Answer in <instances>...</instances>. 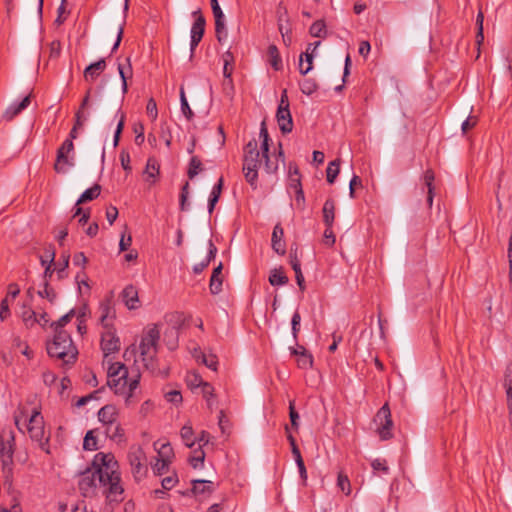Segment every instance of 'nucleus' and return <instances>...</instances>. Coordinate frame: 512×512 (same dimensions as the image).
Listing matches in <instances>:
<instances>
[{"instance_id":"1","label":"nucleus","mask_w":512,"mask_h":512,"mask_svg":"<svg viewBox=\"0 0 512 512\" xmlns=\"http://www.w3.org/2000/svg\"><path fill=\"white\" fill-rule=\"evenodd\" d=\"M78 486L84 497L101 492L109 502H118L124 493L118 462L111 453H97L91 466L80 473Z\"/></svg>"},{"instance_id":"2","label":"nucleus","mask_w":512,"mask_h":512,"mask_svg":"<svg viewBox=\"0 0 512 512\" xmlns=\"http://www.w3.org/2000/svg\"><path fill=\"white\" fill-rule=\"evenodd\" d=\"M47 352L49 356L61 360L66 365L74 364L78 356V349L66 330L54 332L53 339L47 343Z\"/></svg>"},{"instance_id":"3","label":"nucleus","mask_w":512,"mask_h":512,"mask_svg":"<svg viewBox=\"0 0 512 512\" xmlns=\"http://www.w3.org/2000/svg\"><path fill=\"white\" fill-rule=\"evenodd\" d=\"M160 339V325L153 323L147 325L142 332L139 351L144 365L152 366V361L157 354L158 342Z\"/></svg>"},{"instance_id":"4","label":"nucleus","mask_w":512,"mask_h":512,"mask_svg":"<svg viewBox=\"0 0 512 512\" xmlns=\"http://www.w3.org/2000/svg\"><path fill=\"white\" fill-rule=\"evenodd\" d=\"M262 165L261 151L255 139L250 140L244 148L243 172L247 182L257 187L258 169Z\"/></svg>"},{"instance_id":"5","label":"nucleus","mask_w":512,"mask_h":512,"mask_svg":"<svg viewBox=\"0 0 512 512\" xmlns=\"http://www.w3.org/2000/svg\"><path fill=\"white\" fill-rule=\"evenodd\" d=\"M108 364L107 386L128 403V368L120 362Z\"/></svg>"},{"instance_id":"6","label":"nucleus","mask_w":512,"mask_h":512,"mask_svg":"<svg viewBox=\"0 0 512 512\" xmlns=\"http://www.w3.org/2000/svg\"><path fill=\"white\" fill-rule=\"evenodd\" d=\"M118 412L114 405H105L98 411V419L106 426V434L113 440H121L124 430L117 423Z\"/></svg>"},{"instance_id":"7","label":"nucleus","mask_w":512,"mask_h":512,"mask_svg":"<svg viewBox=\"0 0 512 512\" xmlns=\"http://www.w3.org/2000/svg\"><path fill=\"white\" fill-rule=\"evenodd\" d=\"M75 165V147L71 139H66L57 149L54 170L65 174Z\"/></svg>"},{"instance_id":"8","label":"nucleus","mask_w":512,"mask_h":512,"mask_svg":"<svg viewBox=\"0 0 512 512\" xmlns=\"http://www.w3.org/2000/svg\"><path fill=\"white\" fill-rule=\"evenodd\" d=\"M374 422L377 425V434L383 441L393 437L392 429L394 426L391 411L388 403H385L376 413Z\"/></svg>"},{"instance_id":"9","label":"nucleus","mask_w":512,"mask_h":512,"mask_svg":"<svg viewBox=\"0 0 512 512\" xmlns=\"http://www.w3.org/2000/svg\"><path fill=\"white\" fill-rule=\"evenodd\" d=\"M27 430L31 439L38 442L42 450L48 452L46 449L48 436L45 433L43 417L38 410H34L30 416Z\"/></svg>"},{"instance_id":"10","label":"nucleus","mask_w":512,"mask_h":512,"mask_svg":"<svg viewBox=\"0 0 512 512\" xmlns=\"http://www.w3.org/2000/svg\"><path fill=\"white\" fill-rule=\"evenodd\" d=\"M276 120L279 125V129L283 134H287L292 131L293 120L289 109L287 90H283L281 93L280 102L276 112Z\"/></svg>"},{"instance_id":"11","label":"nucleus","mask_w":512,"mask_h":512,"mask_svg":"<svg viewBox=\"0 0 512 512\" xmlns=\"http://www.w3.org/2000/svg\"><path fill=\"white\" fill-rule=\"evenodd\" d=\"M90 107V91L87 92L85 97L82 100V103L78 109V111L75 114V123L72 127L69 137L67 139H71L73 142L74 139L78 137V130L82 128L85 124V122L88 120L89 113L87 112V109Z\"/></svg>"},{"instance_id":"12","label":"nucleus","mask_w":512,"mask_h":512,"mask_svg":"<svg viewBox=\"0 0 512 512\" xmlns=\"http://www.w3.org/2000/svg\"><path fill=\"white\" fill-rule=\"evenodd\" d=\"M101 348L104 353V363H110L109 356L120 348V340L112 328L105 329L101 337Z\"/></svg>"},{"instance_id":"13","label":"nucleus","mask_w":512,"mask_h":512,"mask_svg":"<svg viewBox=\"0 0 512 512\" xmlns=\"http://www.w3.org/2000/svg\"><path fill=\"white\" fill-rule=\"evenodd\" d=\"M193 16L195 20L190 31V50L192 53L194 52V50L196 49L204 35L206 24L205 18L203 17L199 10L193 12Z\"/></svg>"},{"instance_id":"14","label":"nucleus","mask_w":512,"mask_h":512,"mask_svg":"<svg viewBox=\"0 0 512 512\" xmlns=\"http://www.w3.org/2000/svg\"><path fill=\"white\" fill-rule=\"evenodd\" d=\"M99 313V321L103 328H112V320L115 317V311L110 300H105L100 303Z\"/></svg>"},{"instance_id":"15","label":"nucleus","mask_w":512,"mask_h":512,"mask_svg":"<svg viewBox=\"0 0 512 512\" xmlns=\"http://www.w3.org/2000/svg\"><path fill=\"white\" fill-rule=\"evenodd\" d=\"M284 230L280 224H276L272 232V249L279 255H284L286 252L285 242L283 241Z\"/></svg>"},{"instance_id":"16","label":"nucleus","mask_w":512,"mask_h":512,"mask_svg":"<svg viewBox=\"0 0 512 512\" xmlns=\"http://www.w3.org/2000/svg\"><path fill=\"white\" fill-rule=\"evenodd\" d=\"M31 103V94L27 95L22 99L18 104L13 103L5 110L3 114V118L10 121L18 114H20L24 109H26Z\"/></svg>"},{"instance_id":"17","label":"nucleus","mask_w":512,"mask_h":512,"mask_svg":"<svg viewBox=\"0 0 512 512\" xmlns=\"http://www.w3.org/2000/svg\"><path fill=\"white\" fill-rule=\"evenodd\" d=\"M222 269H223V265L221 262L218 264L217 267H215L213 269V272H212V275L210 278V283H209V289H210L211 294H213V295H217L222 291V284H223Z\"/></svg>"},{"instance_id":"18","label":"nucleus","mask_w":512,"mask_h":512,"mask_svg":"<svg viewBox=\"0 0 512 512\" xmlns=\"http://www.w3.org/2000/svg\"><path fill=\"white\" fill-rule=\"evenodd\" d=\"M106 68V62L104 59H100L94 63H91L84 70V79L89 82H93Z\"/></svg>"},{"instance_id":"19","label":"nucleus","mask_w":512,"mask_h":512,"mask_svg":"<svg viewBox=\"0 0 512 512\" xmlns=\"http://www.w3.org/2000/svg\"><path fill=\"white\" fill-rule=\"evenodd\" d=\"M13 441L14 437L11 436L7 441L2 440L0 443V457L2 458L4 468L9 467L12 464Z\"/></svg>"},{"instance_id":"20","label":"nucleus","mask_w":512,"mask_h":512,"mask_svg":"<svg viewBox=\"0 0 512 512\" xmlns=\"http://www.w3.org/2000/svg\"><path fill=\"white\" fill-rule=\"evenodd\" d=\"M154 449L157 451L159 459L166 460V462H172L174 458V451L169 442L156 441L153 444Z\"/></svg>"},{"instance_id":"21","label":"nucleus","mask_w":512,"mask_h":512,"mask_svg":"<svg viewBox=\"0 0 512 512\" xmlns=\"http://www.w3.org/2000/svg\"><path fill=\"white\" fill-rule=\"evenodd\" d=\"M216 253H217L216 246L213 244L212 240H209L208 254L204 260H202L200 263H197L193 266V272L195 274L202 273L203 270L209 265L211 260H213L215 258Z\"/></svg>"},{"instance_id":"22","label":"nucleus","mask_w":512,"mask_h":512,"mask_svg":"<svg viewBox=\"0 0 512 512\" xmlns=\"http://www.w3.org/2000/svg\"><path fill=\"white\" fill-rule=\"evenodd\" d=\"M322 212L325 226H333L335 219V202L333 199H327L325 201Z\"/></svg>"},{"instance_id":"23","label":"nucleus","mask_w":512,"mask_h":512,"mask_svg":"<svg viewBox=\"0 0 512 512\" xmlns=\"http://www.w3.org/2000/svg\"><path fill=\"white\" fill-rule=\"evenodd\" d=\"M268 62L274 70L279 71L282 69V59L279 54V50L275 45H270L267 51Z\"/></svg>"},{"instance_id":"24","label":"nucleus","mask_w":512,"mask_h":512,"mask_svg":"<svg viewBox=\"0 0 512 512\" xmlns=\"http://www.w3.org/2000/svg\"><path fill=\"white\" fill-rule=\"evenodd\" d=\"M192 483V491L194 494H210L214 490V484L212 481L197 479L193 480Z\"/></svg>"},{"instance_id":"25","label":"nucleus","mask_w":512,"mask_h":512,"mask_svg":"<svg viewBox=\"0 0 512 512\" xmlns=\"http://www.w3.org/2000/svg\"><path fill=\"white\" fill-rule=\"evenodd\" d=\"M101 193V186L98 184L93 185L92 187L85 190L79 199L76 202V205H80L82 203L92 201L96 199Z\"/></svg>"},{"instance_id":"26","label":"nucleus","mask_w":512,"mask_h":512,"mask_svg":"<svg viewBox=\"0 0 512 512\" xmlns=\"http://www.w3.org/2000/svg\"><path fill=\"white\" fill-rule=\"evenodd\" d=\"M314 55L308 51L300 56L299 72L302 75L308 74L313 69Z\"/></svg>"},{"instance_id":"27","label":"nucleus","mask_w":512,"mask_h":512,"mask_svg":"<svg viewBox=\"0 0 512 512\" xmlns=\"http://www.w3.org/2000/svg\"><path fill=\"white\" fill-rule=\"evenodd\" d=\"M434 179H435L434 172L432 170H426L424 173V183L428 189L427 202H428L429 206L432 205L433 198H434V186H433Z\"/></svg>"},{"instance_id":"28","label":"nucleus","mask_w":512,"mask_h":512,"mask_svg":"<svg viewBox=\"0 0 512 512\" xmlns=\"http://www.w3.org/2000/svg\"><path fill=\"white\" fill-rule=\"evenodd\" d=\"M48 252V258H49V261H48V264L47 266H44L45 267V270H44V273H43V282H49V279L52 277L55 269L53 268V265H54V261H55V250L54 248L52 247V245H49V249L47 250Z\"/></svg>"},{"instance_id":"29","label":"nucleus","mask_w":512,"mask_h":512,"mask_svg":"<svg viewBox=\"0 0 512 512\" xmlns=\"http://www.w3.org/2000/svg\"><path fill=\"white\" fill-rule=\"evenodd\" d=\"M180 436L183 441V443L189 447L192 448L196 442V438L194 437V431L192 426L190 425H184L180 430Z\"/></svg>"},{"instance_id":"30","label":"nucleus","mask_w":512,"mask_h":512,"mask_svg":"<svg viewBox=\"0 0 512 512\" xmlns=\"http://www.w3.org/2000/svg\"><path fill=\"white\" fill-rule=\"evenodd\" d=\"M269 283L272 286H282L288 283V277L281 269H273L269 275Z\"/></svg>"},{"instance_id":"31","label":"nucleus","mask_w":512,"mask_h":512,"mask_svg":"<svg viewBox=\"0 0 512 512\" xmlns=\"http://www.w3.org/2000/svg\"><path fill=\"white\" fill-rule=\"evenodd\" d=\"M159 174V165L154 158H149L147 160L146 168L144 171V175L147 181H154L156 176Z\"/></svg>"},{"instance_id":"32","label":"nucleus","mask_w":512,"mask_h":512,"mask_svg":"<svg viewBox=\"0 0 512 512\" xmlns=\"http://www.w3.org/2000/svg\"><path fill=\"white\" fill-rule=\"evenodd\" d=\"M297 364L301 369H308L313 365V356L305 349V347H301L300 356L297 358Z\"/></svg>"},{"instance_id":"33","label":"nucleus","mask_w":512,"mask_h":512,"mask_svg":"<svg viewBox=\"0 0 512 512\" xmlns=\"http://www.w3.org/2000/svg\"><path fill=\"white\" fill-rule=\"evenodd\" d=\"M339 166H340L339 159H335L328 164V167L326 169V177H327L328 183L333 184L335 182V180L340 172Z\"/></svg>"},{"instance_id":"34","label":"nucleus","mask_w":512,"mask_h":512,"mask_svg":"<svg viewBox=\"0 0 512 512\" xmlns=\"http://www.w3.org/2000/svg\"><path fill=\"white\" fill-rule=\"evenodd\" d=\"M132 466V473L136 481H140L147 474V466L142 463L138 458L137 462L134 463L130 460Z\"/></svg>"},{"instance_id":"35","label":"nucleus","mask_w":512,"mask_h":512,"mask_svg":"<svg viewBox=\"0 0 512 512\" xmlns=\"http://www.w3.org/2000/svg\"><path fill=\"white\" fill-rule=\"evenodd\" d=\"M215 33L216 38L219 42H223L227 39V29L225 25V17L224 18H216L215 19Z\"/></svg>"},{"instance_id":"36","label":"nucleus","mask_w":512,"mask_h":512,"mask_svg":"<svg viewBox=\"0 0 512 512\" xmlns=\"http://www.w3.org/2000/svg\"><path fill=\"white\" fill-rule=\"evenodd\" d=\"M313 37L324 38L326 36V25L323 20L315 21L309 29Z\"/></svg>"},{"instance_id":"37","label":"nucleus","mask_w":512,"mask_h":512,"mask_svg":"<svg viewBox=\"0 0 512 512\" xmlns=\"http://www.w3.org/2000/svg\"><path fill=\"white\" fill-rule=\"evenodd\" d=\"M172 462L156 458L155 463L152 464L153 473L157 476H162L169 471V466Z\"/></svg>"},{"instance_id":"38","label":"nucleus","mask_w":512,"mask_h":512,"mask_svg":"<svg viewBox=\"0 0 512 512\" xmlns=\"http://www.w3.org/2000/svg\"><path fill=\"white\" fill-rule=\"evenodd\" d=\"M202 171L201 160L197 156H192L188 167V177L193 179L198 173Z\"/></svg>"},{"instance_id":"39","label":"nucleus","mask_w":512,"mask_h":512,"mask_svg":"<svg viewBox=\"0 0 512 512\" xmlns=\"http://www.w3.org/2000/svg\"><path fill=\"white\" fill-rule=\"evenodd\" d=\"M75 311L71 309L68 313L63 315L58 321L51 323V327L54 329V332L57 330H64V326L71 321L74 317Z\"/></svg>"},{"instance_id":"40","label":"nucleus","mask_w":512,"mask_h":512,"mask_svg":"<svg viewBox=\"0 0 512 512\" xmlns=\"http://www.w3.org/2000/svg\"><path fill=\"white\" fill-rule=\"evenodd\" d=\"M289 173H290V175H289L290 188L293 189L294 192L301 189L302 185H301L300 174H299L298 169L296 167L294 169H292V167H290Z\"/></svg>"},{"instance_id":"41","label":"nucleus","mask_w":512,"mask_h":512,"mask_svg":"<svg viewBox=\"0 0 512 512\" xmlns=\"http://www.w3.org/2000/svg\"><path fill=\"white\" fill-rule=\"evenodd\" d=\"M38 295L42 298H46L51 303H53L57 298L55 290L50 287L49 282L47 281L43 282V289L38 291Z\"/></svg>"},{"instance_id":"42","label":"nucleus","mask_w":512,"mask_h":512,"mask_svg":"<svg viewBox=\"0 0 512 512\" xmlns=\"http://www.w3.org/2000/svg\"><path fill=\"white\" fill-rule=\"evenodd\" d=\"M204 382L202 377L196 372H189L186 375L187 386L191 389L201 387Z\"/></svg>"},{"instance_id":"43","label":"nucleus","mask_w":512,"mask_h":512,"mask_svg":"<svg viewBox=\"0 0 512 512\" xmlns=\"http://www.w3.org/2000/svg\"><path fill=\"white\" fill-rule=\"evenodd\" d=\"M318 89V85L314 79L308 78L300 83V90L305 95H311Z\"/></svg>"},{"instance_id":"44","label":"nucleus","mask_w":512,"mask_h":512,"mask_svg":"<svg viewBox=\"0 0 512 512\" xmlns=\"http://www.w3.org/2000/svg\"><path fill=\"white\" fill-rule=\"evenodd\" d=\"M204 459L205 453L200 447L194 450L193 455L189 458V462L193 468L197 469L203 465Z\"/></svg>"},{"instance_id":"45","label":"nucleus","mask_w":512,"mask_h":512,"mask_svg":"<svg viewBox=\"0 0 512 512\" xmlns=\"http://www.w3.org/2000/svg\"><path fill=\"white\" fill-rule=\"evenodd\" d=\"M337 486L345 495H349L351 493L350 480L348 479L347 475L343 474L342 472L338 473Z\"/></svg>"},{"instance_id":"46","label":"nucleus","mask_w":512,"mask_h":512,"mask_svg":"<svg viewBox=\"0 0 512 512\" xmlns=\"http://www.w3.org/2000/svg\"><path fill=\"white\" fill-rule=\"evenodd\" d=\"M262 160H264L265 171L269 174L275 173L278 170V160H272L268 153L261 152Z\"/></svg>"},{"instance_id":"47","label":"nucleus","mask_w":512,"mask_h":512,"mask_svg":"<svg viewBox=\"0 0 512 512\" xmlns=\"http://www.w3.org/2000/svg\"><path fill=\"white\" fill-rule=\"evenodd\" d=\"M259 136L262 139L261 152L268 153L269 152L270 137H269L268 130L266 128L265 122L261 123Z\"/></svg>"},{"instance_id":"48","label":"nucleus","mask_w":512,"mask_h":512,"mask_svg":"<svg viewBox=\"0 0 512 512\" xmlns=\"http://www.w3.org/2000/svg\"><path fill=\"white\" fill-rule=\"evenodd\" d=\"M21 317L27 326H33L35 323H41V320H38L35 311L31 309H24L21 313Z\"/></svg>"},{"instance_id":"49","label":"nucleus","mask_w":512,"mask_h":512,"mask_svg":"<svg viewBox=\"0 0 512 512\" xmlns=\"http://www.w3.org/2000/svg\"><path fill=\"white\" fill-rule=\"evenodd\" d=\"M198 359L201 361V363H203L209 369H211L213 371L217 370L218 360L215 355H213V354L207 355L205 353H202Z\"/></svg>"},{"instance_id":"50","label":"nucleus","mask_w":512,"mask_h":512,"mask_svg":"<svg viewBox=\"0 0 512 512\" xmlns=\"http://www.w3.org/2000/svg\"><path fill=\"white\" fill-rule=\"evenodd\" d=\"M83 448L85 450L93 451L97 449V439L94 436V431L90 430L86 433L83 441Z\"/></svg>"},{"instance_id":"51","label":"nucleus","mask_w":512,"mask_h":512,"mask_svg":"<svg viewBox=\"0 0 512 512\" xmlns=\"http://www.w3.org/2000/svg\"><path fill=\"white\" fill-rule=\"evenodd\" d=\"M300 323H301V315L298 311H295L291 318V332H292V336H293L295 342H297V340H298V334L300 331Z\"/></svg>"},{"instance_id":"52","label":"nucleus","mask_w":512,"mask_h":512,"mask_svg":"<svg viewBox=\"0 0 512 512\" xmlns=\"http://www.w3.org/2000/svg\"><path fill=\"white\" fill-rule=\"evenodd\" d=\"M179 482V478L176 472H173L171 475L164 477L161 480V486L163 490H171L174 488Z\"/></svg>"},{"instance_id":"53","label":"nucleus","mask_w":512,"mask_h":512,"mask_svg":"<svg viewBox=\"0 0 512 512\" xmlns=\"http://www.w3.org/2000/svg\"><path fill=\"white\" fill-rule=\"evenodd\" d=\"M201 389H202V395L206 399L208 407L211 408L213 405L212 399L214 397L213 386L208 382H204L201 386Z\"/></svg>"},{"instance_id":"54","label":"nucleus","mask_w":512,"mask_h":512,"mask_svg":"<svg viewBox=\"0 0 512 512\" xmlns=\"http://www.w3.org/2000/svg\"><path fill=\"white\" fill-rule=\"evenodd\" d=\"M223 60H224L223 75L226 78H230V76L232 74V68H229V66L234 61L233 54L230 51L225 52V54L223 55Z\"/></svg>"},{"instance_id":"55","label":"nucleus","mask_w":512,"mask_h":512,"mask_svg":"<svg viewBox=\"0 0 512 512\" xmlns=\"http://www.w3.org/2000/svg\"><path fill=\"white\" fill-rule=\"evenodd\" d=\"M483 21H484V15L481 11H479V13L477 14V17H476V25H477L476 43L478 45H480L484 40Z\"/></svg>"},{"instance_id":"56","label":"nucleus","mask_w":512,"mask_h":512,"mask_svg":"<svg viewBox=\"0 0 512 512\" xmlns=\"http://www.w3.org/2000/svg\"><path fill=\"white\" fill-rule=\"evenodd\" d=\"M180 101H181V111L184 114V116L187 118V120H191L194 116L193 111L191 110L188 101L185 97V93L183 90H181L180 94Z\"/></svg>"},{"instance_id":"57","label":"nucleus","mask_w":512,"mask_h":512,"mask_svg":"<svg viewBox=\"0 0 512 512\" xmlns=\"http://www.w3.org/2000/svg\"><path fill=\"white\" fill-rule=\"evenodd\" d=\"M293 457H294V460H295L296 465L298 467L301 479L303 481H306V479H307V471H306V467H305V464H304L301 452H299L297 454H293Z\"/></svg>"},{"instance_id":"58","label":"nucleus","mask_w":512,"mask_h":512,"mask_svg":"<svg viewBox=\"0 0 512 512\" xmlns=\"http://www.w3.org/2000/svg\"><path fill=\"white\" fill-rule=\"evenodd\" d=\"M165 399L174 405L180 404L183 400L182 394L179 390H171L166 392Z\"/></svg>"},{"instance_id":"59","label":"nucleus","mask_w":512,"mask_h":512,"mask_svg":"<svg viewBox=\"0 0 512 512\" xmlns=\"http://www.w3.org/2000/svg\"><path fill=\"white\" fill-rule=\"evenodd\" d=\"M289 417H290V421H291V426L295 430H298V427H299V424H298L299 414H298V412L294 408V402L293 401H290V403H289Z\"/></svg>"},{"instance_id":"60","label":"nucleus","mask_w":512,"mask_h":512,"mask_svg":"<svg viewBox=\"0 0 512 512\" xmlns=\"http://www.w3.org/2000/svg\"><path fill=\"white\" fill-rule=\"evenodd\" d=\"M147 115L151 120H156L158 116L157 104L153 98H150L146 106Z\"/></svg>"},{"instance_id":"61","label":"nucleus","mask_w":512,"mask_h":512,"mask_svg":"<svg viewBox=\"0 0 512 512\" xmlns=\"http://www.w3.org/2000/svg\"><path fill=\"white\" fill-rule=\"evenodd\" d=\"M477 117L475 116H469L466 120L462 122L461 130L463 134H466L470 129L475 127L477 124Z\"/></svg>"},{"instance_id":"62","label":"nucleus","mask_w":512,"mask_h":512,"mask_svg":"<svg viewBox=\"0 0 512 512\" xmlns=\"http://www.w3.org/2000/svg\"><path fill=\"white\" fill-rule=\"evenodd\" d=\"M87 262H88V259L83 252H77L74 254L73 264L75 266H78V267H81L82 269H84Z\"/></svg>"},{"instance_id":"63","label":"nucleus","mask_w":512,"mask_h":512,"mask_svg":"<svg viewBox=\"0 0 512 512\" xmlns=\"http://www.w3.org/2000/svg\"><path fill=\"white\" fill-rule=\"evenodd\" d=\"M10 316V309H9V303L8 298H4L0 303V319L1 321H4Z\"/></svg>"},{"instance_id":"64","label":"nucleus","mask_w":512,"mask_h":512,"mask_svg":"<svg viewBox=\"0 0 512 512\" xmlns=\"http://www.w3.org/2000/svg\"><path fill=\"white\" fill-rule=\"evenodd\" d=\"M371 466L375 471H382L384 473H388L389 471V468L386 465L385 460L375 459L372 461Z\"/></svg>"}]
</instances>
